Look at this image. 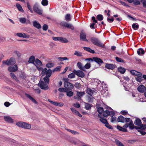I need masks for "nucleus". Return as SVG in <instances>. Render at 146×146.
Masks as SVG:
<instances>
[{
    "label": "nucleus",
    "instance_id": "1",
    "mask_svg": "<svg viewBox=\"0 0 146 146\" xmlns=\"http://www.w3.org/2000/svg\"><path fill=\"white\" fill-rule=\"evenodd\" d=\"M48 78L47 76L44 77L43 79L45 82L42 81L39 83V86L42 89L46 90L48 89V87L47 84H48L49 82V79Z\"/></svg>",
    "mask_w": 146,
    "mask_h": 146
},
{
    "label": "nucleus",
    "instance_id": "2",
    "mask_svg": "<svg viewBox=\"0 0 146 146\" xmlns=\"http://www.w3.org/2000/svg\"><path fill=\"white\" fill-rule=\"evenodd\" d=\"M90 41L93 44L95 45L102 48L104 47V45L98 38H96L94 37H91L90 38Z\"/></svg>",
    "mask_w": 146,
    "mask_h": 146
},
{
    "label": "nucleus",
    "instance_id": "3",
    "mask_svg": "<svg viewBox=\"0 0 146 146\" xmlns=\"http://www.w3.org/2000/svg\"><path fill=\"white\" fill-rule=\"evenodd\" d=\"M16 125L19 127L27 129H30L31 127V125L30 124L22 122L17 123Z\"/></svg>",
    "mask_w": 146,
    "mask_h": 146
},
{
    "label": "nucleus",
    "instance_id": "4",
    "mask_svg": "<svg viewBox=\"0 0 146 146\" xmlns=\"http://www.w3.org/2000/svg\"><path fill=\"white\" fill-rule=\"evenodd\" d=\"M52 71L50 69L47 70L46 68H44L42 72H41V74L43 76L46 75V76L50 77L52 75Z\"/></svg>",
    "mask_w": 146,
    "mask_h": 146
},
{
    "label": "nucleus",
    "instance_id": "5",
    "mask_svg": "<svg viewBox=\"0 0 146 146\" xmlns=\"http://www.w3.org/2000/svg\"><path fill=\"white\" fill-rule=\"evenodd\" d=\"M16 63L15 59L13 58H11L9 60L6 61H3V64H6L8 66L13 65Z\"/></svg>",
    "mask_w": 146,
    "mask_h": 146
},
{
    "label": "nucleus",
    "instance_id": "6",
    "mask_svg": "<svg viewBox=\"0 0 146 146\" xmlns=\"http://www.w3.org/2000/svg\"><path fill=\"white\" fill-rule=\"evenodd\" d=\"M60 25L65 27L69 28L72 30H74V28L73 25L70 24L68 23L65 22H62L60 23Z\"/></svg>",
    "mask_w": 146,
    "mask_h": 146
},
{
    "label": "nucleus",
    "instance_id": "7",
    "mask_svg": "<svg viewBox=\"0 0 146 146\" xmlns=\"http://www.w3.org/2000/svg\"><path fill=\"white\" fill-rule=\"evenodd\" d=\"M33 9L34 11L38 14H42V10L39 9L38 5L36 4L34 6Z\"/></svg>",
    "mask_w": 146,
    "mask_h": 146
},
{
    "label": "nucleus",
    "instance_id": "8",
    "mask_svg": "<svg viewBox=\"0 0 146 146\" xmlns=\"http://www.w3.org/2000/svg\"><path fill=\"white\" fill-rule=\"evenodd\" d=\"M137 90L139 92L143 93L146 90V88L143 85L141 84L137 87Z\"/></svg>",
    "mask_w": 146,
    "mask_h": 146
},
{
    "label": "nucleus",
    "instance_id": "9",
    "mask_svg": "<svg viewBox=\"0 0 146 146\" xmlns=\"http://www.w3.org/2000/svg\"><path fill=\"white\" fill-rule=\"evenodd\" d=\"M48 101L52 104L57 106L61 107L64 105V104L62 102H56L51 101L50 99H48Z\"/></svg>",
    "mask_w": 146,
    "mask_h": 146
},
{
    "label": "nucleus",
    "instance_id": "10",
    "mask_svg": "<svg viewBox=\"0 0 146 146\" xmlns=\"http://www.w3.org/2000/svg\"><path fill=\"white\" fill-rule=\"evenodd\" d=\"M64 85V87L67 90H71L74 88L73 84L70 82L67 83Z\"/></svg>",
    "mask_w": 146,
    "mask_h": 146
},
{
    "label": "nucleus",
    "instance_id": "11",
    "mask_svg": "<svg viewBox=\"0 0 146 146\" xmlns=\"http://www.w3.org/2000/svg\"><path fill=\"white\" fill-rule=\"evenodd\" d=\"M75 73L78 77L83 78L84 76V74L82 71L80 70H75Z\"/></svg>",
    "mask_w": 146,
    "mask_h": 146
},
{
    "label": "nucleus",
    "instance_id": "12",
    "mask_svg": "<svg viewBox=\"0 0 146 146\" xmlns=\"http://www.w3.org/2000/svg\"><path fill=\"white\" fill-rule=\"evenodd\" d=\"M15 35L19 37H23L25 38H28L29 37V36L28 35H26L24 33H17Z\"/></svg>",
    "mask_w": 146,
    "mask_h": 146
},
{
    "label": "nucleus",
    "instance_id": "13",
    "mask_svg": "<svg viewBox=\"0 0 146 146\" xmlns=\"http://www.w3.org/2000/svg\"><path fill=\"white\" fill-rule=\"evenodd\" d=\"M18 70V67L17 65H15L13 66H10L9 67L8 70L10 72H14Z\"/></svg>",
    "mask_w": 146,
    "mask_h": 146
},
{
    "label": "nucleus",
    "instance_id": "14",
    "mask_svg": "<svg viewBox=\"0 0 146 146\" xmlns=\"http://www.w3.org/2000/svg\"><path fill=\"white\" fill-rule=\"evenodd\" d=\"M94 61L96 62L99 65H101L103 63V61L100 58L97 57H93Z\"/></svg>",
    "mask_w": 146,
    "mask_h": 146
},
{
    "label": "nucleus",
    "instance_id": "15",
    "mask_svg": "<svg viewBox=\"0 0 146 146\" xmlns=\"http://www.w3.org/2000/svg\"><path fill=\"white\" fill-rule=\"evenodd\" d=\"M134 124L137 125L140 127H142L143 124L141 123V120L138 118L136 119L134 122Z\"/></svg>",
    "mask_w": 146,
    "mask_h": 146
},
{
    "label": "nucleus",
    "instance_id": "16",
    "mask_svg": "<svg viewBox=\"0 0 146 146\" xmlns=\"http://www.w3.org/2000/svg\"><path fill=\"white\" fill-rule=\"evenodd\" d=\"M129 3H133V4L135 5H139L141 3L138 0H127Z\"/></svg>",
    "mask_w": 146,
    "mask_h": 146
},
{
    "label": "nucleus",
    "instance_id": "17",
    "mask_svg": "<svg viewBox=\"0 0 146 146\" xmlns=\"http://www.w3.org/2000/svg\"><path fill=\"white\" fill-rule=\"evenodd\" d=\"M9 143L11 144L15 145L16 146H21V145L18 142L12 139H10Z\"/></svg>",
    "mask_w": 146,
    "mask_h": 146
},
{
    "label": "nucleus",
    "instance_id": "18",
    "mask_svg": "<svg viewBox=\"0 0 146 146\" xmlns=\"http://www.w3.org/2000/svg\"><path fill=\"white\" fill-rule=\"evenodd\" d=\"M86 36V35L85 33L82 32L81 33L80 36V40L83 41H88Z\"/></svg>",
    "mask_w": 146,
    "mask_h": 146
},
{
    "label": "nucleus",
    "instance_id": "19",
    "mask_svg": "<svg viewBox=\"0 0 146 146\" xmlns=\"http://www.w3.org/2000/svg\"><path fill=\"white\" fill-rule=\"evenodd\" d=\"M4 118L5 121L8 122L12 123L13 122V119L10 116H5Z\"/></svg>",
    "mask_w": 146,
    "mask_h": 146
},
{
    "label": "nucleus",
    "instance_id": "20",
    "mask_svg": "<svg viewBox=\"0 0 146 146\" xmlns=\"http://www.w3.org/2000/svg\"><path fill=\"white\" fill-rule=\"evenodd\" d=\"M130 72L132 75L136 76H142V74L139 72L135 70H131L130 71Z\"/></svg>",
    "mask_w": 146,
    "mask_h": 146
},
{
    "label": "nucleus",
    "instance_id": "21",
    "mask_svg": "<svg viewBox=\"0 0 146 146\" xmlns=\"http://www.w3.org/2000/svg\"><path fill=\"white\" fill-rule=\"evenodd\" d=\"M105 67L109 69L112 70L115 68V66L113 64H106Z\"/></svg>",
    "mask_w": 146,
    "mask_h": 146
},
{
    "label": "nucleus",
    "instance_id": "22",
    "mask_svg": "<svg viewBox=\"0 0 146 146\" xmlns=\"http://www.w3.org/2000/svg\"><path fill=\"white\" fill-rule=\"evenodd\" d=\"M70 109L74 114L78 115L80 117H82V115L78 111L76 110L75 109L73 108H71Z\"/></svg>",
    "mask_w": 146,
    "mask_h": 146
},
{
    "label": "nucleus",
    "instance_id": "23",
    "mask_svg": "<svg viewBox=\"0 0 146 146\" xmlns=\"http://www.w3.org/2000/svg\"><path fill=\"white\" fill-rule=\"evenodd\" d=\"M25 96L29 98L30 100L32 101L34 103L36 104L37 103L36 101L34 99L32 96H31L30 95L27 94H25Z\"/></svg>",
    "mask_w": 146,
    "mask_h": 146
},
{
    "label": "nucleus",
    "instance_id": "24",
    "mask_svg": "<svg viewBox=\"0 0 146 146\" xmlns=\"http://www.w3.org/2000/svg\"><path fill=\"white\" fill-rule=\"evenodd\" d=\"M84 92H77V95L78 96V100H79L81 99V97L83 96L85 94Z\"/></svg>",
    "mask_w": 146,
    "mask_h": 146
},
{
    "label": "nucleus",
    "instance_id": "25",
    "mask_svg": "<svg viewBox=\"0 0 146 146\" xmlns=\"http://www.w3.org/2000/svg\"><path fill=\"white\" fill-rule=\"evenodd\" d=\"M101 93L104 97H106L108 95V91L106 90H102Z\"/></svg>",
    "mask_w": 146,
    "mask_h": 146
},
{
    "label": "nucleus",
    "instance_id": "26",
    "mask_svg": "<svg viewBox=\"0 0 146 146\" xmlns=\"http://www.w3.org/2000/svg\"><path fill=\"white\" fill-rule=\"evenodd\" d=\"M83 49L85 50L88 52L94 54L95 53L94 50L91 49L90 47H83Z\"/></svg>",
    "mask_w": 146,
    "mask_h": 146
},
{
    "label": "nucleus",
    "instance_id": "27",
    "mask_svg": "<svg viewBox=\"0 0 146 146\" xmlns=\"http://www.w3.org/2000/svg\"><path fill=\"white\" fill-rule=\"evenodd\" d=\"M33 25L35 27L38 29H39L41 27L40 24L36 21L33 22Z\"/></svg>",
    "mask_w": 146,
    "mask_h": 146
},
{
    "label": "nucleus",
    "instance_id": "28",
    "mask_svg": "<svg viewBox=\"0 0 146 146\" xmlns=\"http://www.w3.org/2000/svg\"><path fill=\"white\" fill-rule=\"evenodd\" d=\"M125 118L122 115L119 116L117 118V120L118 122L124 123L125 122Z\"/></svg>",
    "mask_w": 146,
    "mask_h": 146
},
{
    "label": "nucleus",
    "instance_id": "29",
    "mask_svg": "<svg viewBox=\"0 0 146 146\" xmlns=\"http://www.w3.org/2000/svg\"><path fill=\"white\" fill-rule=\"evenodd\" d=\"M35 65L36 66H42V64L41 62L38 59H36L35 60Z\"/></svg>",
    "mask_w": 146,
    "mask_h": 146
},
{
    "label": "nucleus",
    "instance_id": "30",
    "mask_svg": "<svg viewBox=\"0 0 146 146\" xmlns=\"http://www.w3.org/2000/svg\"><path fill=\"white\" fill-rule=\"evenodd\" d=\"M94 91L90 88H87L86 89V93L90 96H92L93 94Z\"/></svg>",
    "mask_w": 146,
    "mask_h": 146
},
{
    "label": "nucleus",
    "instance_id": "31",
    "mask_svg": "<svg viewBox=\"0 0 146 146\" xmlns=\"http://www.w3.org/2000/svg\"><path fill=\"white\" fill-rule=\"evenodd\" d=\"M144 51L141 48H139L137 51V53L139 55H142L144 54Z\"/></svg>",
    "mask_w": 146,
    "mask_h": 146
},
{
    "label": "nucleus",
    "instance_id": "32",
    "mask_svg": "<svg viewBox=\"0 0 146 146\" xmlns=\"http://www.w3.org/2000/svg\"><path fill=\"white\" fill-rule=\"evenodd\" d=\"M35 60V58L34 56H31L29 58L28 62L29 63H34Z\"/></svg>",
    "mask_w": 146,
    "mask_h": 146
},
{
    "label": "nucleus",
    "instance_id": "33",
    "mask_svg": "<svg viewBox=\"0 0 146 146\" xmlns=\"http://www.w3.org/2000/svg\"><path fill=\"white\" fill-rule=\"evenodd\" d=\"M92 107L91 105L87 103H85V108L86 110H90Z\"/></svg>",
    "mask_w": 146,
    "mask_h": 146
},
{
    "label": "nucleus",
    "instance_id": "34",
    "mask_svg": "<svg viewBox=\"0 0 146 146\" xmlns=\"http://www.w3.org/2000/svg\"><path fill=\"white\" fill-rule=\"evenodd\" d=\"M118 71L122 74H123L125 72V69L123 67H120L118 68Z\"/></svg>",
    "mask_w": 146,
    "mask_h": 146
},
{
    "label": "nucleus",
    "instance_id": "35",
    "mask_svg": "<svg viewBox=\"0 0 146 146\" xmlns=\"http://www.w3.org/2000/svg\"><path fill=\"white\" fill-rule=\"evenodd\" d=\"M132 28L135 30H137L139 29V25L136 23H134L132 25Z\"/></svg>",
    "mask_w": 146,
    "mask_h": 146
},
{
    "label": "nucleus",
    "instance_id": "36",
    "mask_svg": "<svg viewBox=\"0 0 146 146\" xmlns=\"http://www.w3.org/2000/svg\"><path fill=\"white\" fill-rule=\"evenodd\" d=\"M117 128L119 130L123 131L124 132H126L127 131V129L123 127H122L119 125L117 126Z\"/></svg>",
    "mask_w": 146,
    "mask_h": 146
},
{
    "label": "nucleus",
    "instance_id": "37",
    "mask_svg": "<svg viewBox=\"0 0 146 146\" xmlns=\"http://www.w3.org/2000/svg\"><path fill=\"white\" fill-rule=\"evenodd\" d=\"M77 66L80 69L83 71L84 70V66H82V64L80 62L77 63Z\"/></svg>",
    "mask_w": 146,
    "mask_h": 146
},
{
    "label": "nucleus",
    "instance_id": "38",
    "mask_svg": "<svg viewBox=\"0 0 146 146\" xmlns=\"http://www.w3.org/2000/svg\"><path fill=\"white\" fill-rule=\"evenodd\" d=\"M60 42L62 43H66L68 42V40L66 38L60 37Z\"/></svg>",
    "mask_w": 146,
    "mask_h": 146
},
{
    "label": "nucleus",
    "instance_id": "39",
    "mask_svg": "<svg viewBox=\"0 0 146 146\" xmlns=\"http://www.w3.org/2000/svg\"><path fill=\"white\" fill-rule=\"evenodd\" d=\"M110 114V111L108 110L104 111L103 112V115L105 117H107Z\"/></svg>",
    "mask_w": 146,
    "mask_h": 146
},
{
    "label": "nucleus",
    "instance_id": "40",
    "mask_svg": "<svg viewBox=\"0 0 146 146\" xmlns=\"http://www.w3.org/2000/svg\"><path fill=\"white\" fill-rule=\"evenodd\" d=\"M54 66V63L49 62L47 64L46 66L48 68H51L53 67Z\"/></svg>",
    "mask_w": 146,
    "mask_h": 146
},
{
    "label": "nucleus",
    "instance_id": "41",
    "mask_svg": "<svg viewBox=\"0 0 146 146\" xmlns=\"http://www.w3.org/2000/svg\"><path fill=\"white\" fill-rule=\"evenodd\" d=\"M16 7H17V9H18L21 12H23V9L21 7V5L18 4V3H17L16 4Z\"/></svg>",
    "mask_w": 146,
    "mask_h": 146
},
{
    "label": "nucleus",
    "instance_id": "42",
    "mask_svg": "<svg viewBox=\"0 0 146 146\" xmlns=\"http://www.w3.org/2000/svg\"><path fill=\"white\" fill-rule=\"evenodd\" d=\"M129 127V128L131 129H134L135 128V126L133 124V123L132 121H130V122L128 123Z\"/></svg>",
    "mask_w": 146,
    "mask_h": 146
},
{
    "label": "nucleus",
    "instance_id": "43",
    "mask_svg": "<svg viewBox=\"0 0 146 146\" xmlns=\"http://www.w3.org/2000/svg\"><path fill=\"white\" fill-rule=\"evenodd\" d=\"M91 67V65L90 63H87L84 66V71H85L86 69H88L90 68Z\"/></svg>",
    "mask_w": 146,
    "mask_h": 146
},
{
    "label": "nucleus",
    "instance_id": "44",
    "mask_svg": "<svg viewBox=\"0 0 146 146\" xmlns=\"http://www.w3.org/2000/svg\"><path fill=\"white\" fill-rule=\"evenodd\" d=\"M61 68V66H58L56 67V68H54L52 71V72H55L57 71H60V68Z\"/></svg>",
    "mask_w": 146,
    "mask_h": 146
},
{
    "label": "nucleus",
    "instance_id": "45",
    "mask_svg": "<svg viewBox=\"0 0 146 146\" xmlns=\"http://www.w3.org/2000/svg\"><path fill=\"white\" fill-rule=\"evenodd\" d=\"M96 18L99 21H101L104 18L103 15L100 14L98 15L97 16Z\"/></svg>",
    "mask_w": 146,
    "mask_h": 146
},
{
    "label": "nucleus",
    "instance_id": "46",
    "mask_svg": "<svg viewBox=\"0 0 146 146\" xmlns=\"http://www.w3.org/2000/svg\"><path fill=\"white\" fill-rule=\"evenodd\" d=\"M65 19L67 21H70L71 20L70 15V14H67L65 16Z\"/></svg>",
    "mask_w": 146,
    "mask_h": 146
},
{
    "label": "nucleus",
    "instance_id": "47",
    "mask_svg": "<svg viewBox=\"0 0 146 146\" xmlns=\"http://www.w3.org/2000/svg\"><path fill=\"white\" fill-rule=\"evenodd\" d=\"M76 74L75 73V71L74 73L72 72L69 74L68 76V77L70 78H73L75 76Z\"/></svg>",
    "mask_w": 146,
    "mask_h": 146
},
{
    "label": "nucleus",
    "instance_id": "48",
    "mask_svg": "<svg viewBox=\"0 0 146 146\" xmlns=\"http://www.w3.org/2000/svg\"><path fill=\"white\" fill-rule=\"evenodd\" d=\"M74 54L75 55L79 56H82V53L77 51H75Z\"/></svg>",
    "mask_w": 146,
    "mask_h": 146
},
{
    "label": "nucleus",
    "instance_id": "49",
    "mask_svg": "<svg viewBox=\"0 0 146 146\" xmlns=\"http://www.w3.org/2000/svg\"><path fill=\"white\" fill-rule=\"evenodd\" d=\"M142 76H137V77L135 78V79L137 81L141 82L142 80Z\"/></svg>",
    "mask_w": 146,
    "mask_h": 146
},
{
    "label": "nucleus",
    "instance_id": "50",
    "mask_svg": "<svg viewBox=\"0 0 146 146\" xmlns=\"http://www.w3.org/2000/svg\"><path fill=\"white\" fill-rule=\"evenodd\" d=\"M115 142L118 146H124L121 142L117 139L115 140Z\"/></svg>",
    "mask_w": 146,
    "mask_h": 146
},
{
    "label": "nucleus",
    "instance_id": "51",
    "mask_svg": "<svg viewBox=\"0 0 146 146\" xmlns=\"http://www.w3.org/2000/svg\"><path fill=\"white\" fill-rule=\"evenodd\" d=\"M41 4L43 6H46L48 4V1L47 0H42L41 2Z\"/></svg>",
    "mask_w": 146,
    "mask_h": 146
},
{
    "label": "nucleus",
    "instance_id": "52",
    "mask_svg": "<svg viewBox=\"0 0 146 146\" xmlns=\"http://www.w3.org/2000/svg\"><path fill=\"white\" fill-rule=\"evenodd\" d=\"M19 21L22 23H25L26 22V19L25 18H19Z\"/></svg>",
    "mask_w": 146,
    "mask_h": 146
},
{
    "label": "nucleus",
    "instance_id": "53",
    "mask_svg": "<svg viewBox=\"0 0 146 146\" xmlns=\"http://www.w3.org/2000/svg\"><path fill=\"white\" fill-rule=\"evenodd\" d=\"M100 120L101 122L105 124L108 122L107 120L103 117L100 118Z\"/></svg>",
    "mask_w": 146,
    "mask_h": 146
},
{
    "label": "nucleus",
    "instance_id": "54",
    "mask_svg": "<svg viewBox=\"0 0 146 146\" xmlns=\"http://www.w3.org/2000/svg\"><path fill=\"white\" fill-rule=\"evenodd\" d=\"M10 75L11 77L14 79L16 81H18V79L16 77V76L13 73H11L10 74Z\"/></svg>",
    "mask_w": 146,
    "mask_h": 146
},
{
    "label": "nucleus",
    "instance_id": "55",
    "mask_svg": "<svg viewBox=\"0 0 146 146\" xmlns=\"http://www.w3.org/2000/svg\"><path fill=\"white\" fill-rule=\"evenodd\" d=\"M67 90V92H66L67 95L69 97H71L73 95V92L71 91H68Z\"/></svg>",
    "mask_w": 146,
    "mask_h": 146
},
{
    "label": "nucleus",
    "instance_id": "56",
    "mask_svg": "<svg viewBox=\"0 0 146 146\" xmlns=\"http://www.w3.org/2000/svg\"><path fill=\"white\" fill-rule=\"evenodd\" d=\"M37 85H35L33 87V88L35 90V92L38 94H39L40 92V89L38 88L35 89L36 87L37 86Z\"/></svg>",
    "mask_w": 146,
    "mask_h": 146
},
{
    "label": "nucleus",
    "instance_id": "57",
    "mask_svg": "<svg viewBox=\"0 0 146 146\" xmlns=\"http://www.w3.org/2000/svg\"><path fill=\"white\" fill-rule=\"evenodd\" d=\"M115 58L116 60V61L118 62H124V61L123 60H122V59H121L120 58H119L117 57H116Z\"/></svg>",
    "mask_w": 146,
    "mask_h": 146
},
{
    "label": "nucleus",
    "instance_id": "58",
    "mask_svg": "<svg viewBox=\"0 0 146 146\" xmlns=\"http://www.w3.org/2000/svg\"><path fill=\"white\" fill-rule=\"evenodd\" d=\"M97 111L99 113L102 114V112L104 111L103 108L102 107L99 108L98 109Z\"/></svg>",
    "mask_w": 146,
    "mask_h": 146
},
{
    "label": "nucleus",
    "instance_id": "59",
    "mask_svg": "<svg viewBox=\"0 0 146 146\" xmlns=\"http://www.w3.org/2000/svg\"><path fill=\"white\" fill-rule=\"evenodd\" d=\"M58 59L61 61H64V60H68V59L66 57H60L58 58Z\"/></svg>",
    "mask_w": 146,
    "mask_h": 146
},
{
    "label": "nucleus",
    "instance_id": "60",
    "mask_svg": "<svg viewBox=\"0 0 146 146\" xmlns=\"http://www.w3.org/2000/svg\"><path fill=\"white\" fill-rule=\"evenodd\" d=\"M58 90L60 92H67V89L64 88H60L58 89Z\"/></svg>",
    "mask_w": 146,
    "mask_h": 146
},
{
    "label": "nucleus",
    "instance_id": "61",
    "mask_svg": "<svg viewBox=\"0 0 146 146\" xmlns=\"http://www.w3.org/2000/svg\"><path fill=\"white\" fill-rule=\"evenodd\" d=\"M144 7L146 8V1L145 0H141Z\"/></svg>",
    "mask_w": 146,
    "mask_h": 146
},
{
    "label": "nucleus",
    "instance_id": "62",
    "mask_svg": "<svg viewBox=\"0 0 146 146\" xmlns=\"http://www.w3.org/2000/svg\"><path fill=\"white\" fill-rule=\"evenodd\" d=\"M105 126L106 127H107V128H108V129H113L112 127L109 124L108 122H107L105 124Z\"/></svg>",
    "mask_w": 146,
    "mask_h": 146
},
{
    "label": "nucleus",
    "instance_id": "63",
    "mask_svg": "<svg viewBox=\"0 0 146 146\" xmlns=\"http://www.w3.org/2000/svg\"><path fill=\"white\" fill-rule=\"evenodd\" d=\"M52 39L55 41H60V37H52Z\"/></svg>",
    "mask_w": 146,
    "mask_h": 146
},
{
    "label": "nucleus",
    "instance_id": "64",
    "mask_svg": "<svg viewBox=\"0 0 146 146\" xmlns=\"http://www.w3.org/2000/svg\"><path fill=\"white\" fill-rule=\"evenodd\" d=\"M75 86L76 88L78 89L80 87L81 85L80 83L77 82L75 84Z\"/></svg>",
    "mask_w": 146,
    "mask_h": 146
}]
</instances>
